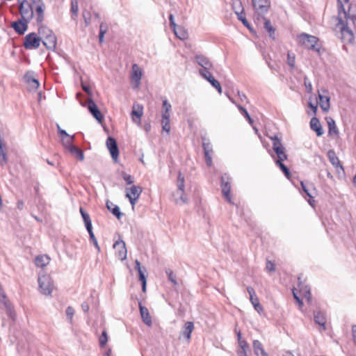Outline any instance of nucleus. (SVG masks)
<instances>
[{
    "instance_id": "nucleus-1",
    "label": "nucleus",
    "mask_w": 356,
    "mask_h": 356,
    "mask_svg": "<svg viewBox=\"0 0 356 356\" xmlns=\"http://www.w3.org/2000/svg\"><path fill=\"white\" fill-rule=\"evenodd\" d=\"M298 43L306 49L320 51V48L318 47V39L314 35L302 33L298 36Z\"/></svg>"
},
{
    "instance_id": "nucleus-2",
    "label": "nucleus",
    "mask_w": 356,
    "mask_h": 356,
    "mask_svg": "<svg viewBox=\"0 0 356 356\" xmlns=\"http://www.w3.org/2000/svg\"><path fill=\"white\" fill-rule=\"evenodd\" d=\"M40 291L45 296H51L54 289V283L50 275L40 274L38 277Z\"/></svg>"
},
{
    "instance_id": "nucleus-3",
    "label": "nucleus",
    "mask_w": 356,
    "mask_h": 356,
    "mask_svg": "<svg viewBox=\"0 0 356 356\" xmlns=\"http://www.w3.org/2000/svg\"><path fill=\"white\" fill-rule=\"evenodd\" d=\"M17 1L21 15L20 18L30 22L34 16L33 8L31 3H30L27 0H17Z\"/></svg>"
},
{
    "instance_id": "nucleus-4",
    "label": "nucleus",
    "mask_w": 356,
    "mask_h": 356,
    "mask_svg": "<svg viewBox=\"0 0 356 356\" xmlns=\"http://www.w3.org/2000/svg\"><path fill=\"white\" fill-rule=\"evenodd\" d=\"M339 25H341V39L345 44H352L355 37L353 32L349 27V22L344 23L341 17L339 18Z\"/></svg>"
},
{
    "instance_id": "nucleus-5",
    "label": "nucleus",
    "mask_w": 356,
    "mask_h": 356,
    "mask_svg": "<svg viewBox=\"0 0 356 356\" xmlns=\"http://www.w3.org/2000/svg\"><path fill=\"white\" fill-rule=\"evenodd\" d=\"M41 40L36 33L27 34L24 38L23 46L26 49H36L40 47Z\"/></svg>"
},
{
    "instance_id": "nucleus-6",
    "label": "nucleus",
    "mask_w": 356,
    "mask_h": 356,
    "mask_svg": "<svg viewBox=\"0 0 356 356\" xmlns=\"http://www.w3.org/2000/svg\"><path fill=\"white\" fill-rule=\"evenodd\" d=\"M252 6L258 15H264L268 13L270 6L269 0H252Z\"/></svg>"
},
{
    "instance_id": "nucleus-7",
    "label": "nucleus",
    "mask_w": 356,
    "mask_h": 356,
    "mask_svg": "<svg viewBox=\"0 0 356 356\" xmlns=\"http://www.w3.org/2000/svg\"><path fill=\"white\" fill-rule=\"evenodd\" d=\"M113 248L115 250V255L119 258V259L123 261L127 259V250L126 245L124 241H122L120 237L114 243Z\"/></svg>"
},
{
    "instance_id": "nucleus-8",
    "label": "nucleus",
    "mask_w": 356,
    "mask_h": 356,
    "mask_svg": "<svg viewBox=\"0 0 356 356\" xmlns=\"http://www.w3.org/2000/svg\"><path fill=\"white\" fill-rule=\"evenodd\" d=\"M143 72L137 64H133L131 67V78L133 81V88H138L140 83Z\"/></svg>"
},
{
    "instance_id": "nucleus-9",
    "label": "nucleus",
    "mask_w": 356,
    "mask_h": 356,
    "mask_svg": "<svg viewBox=\"0 0 356 356\" xmlns=\"http://www.w3.org/2000/svg\"><path fill=\"white\" fill-rule=\"evenodd\" d=\"M29 22L26 21L22 18H19L17 21L11 22L10 26L18 35H24L28 29V24Z\"/></svg>"
},
{
    "instance_id": "nucleus-10",
    "label": "nucleus",
    "mask_w": 356,
    "mask_h": 356,
    "mask_svg": "<svg viewBox=\"0 0 356 356\" xmlns=\"http://www.w3.org/2000/svg\"><path fill=\"white\" fill-rule=\"evenodd\" d=\"M70 138L71 140H73V136L70 137L68 134V139ZM68 152L71 153V154L79 161H83L84 160V154L81 149L79 147L71 145L70 141L68 140Z\"/></svg>"
},
{
    "instance_id": "nucleus-11",
    "label": "nucleus",
    "mask_w": 356,
    "mask_h": 356,
    "mask_svg": "<svg viewBox=\"0 0 356 356\" xmlns=\"http://www.w3.org/2000/svg\"><path fill=\"white\" fill-rule=\"evenodd\" d=\"M229 178L225 175L221 177V187L222 192L227 200L228 202L232 203V199L230 197L231 186L229 181Z\"/></svg>"
},
{
    "instance_id": "nucleus-12",
    "label": "nucleus",
    "mask_w": 356,
    "mask_h": 356,
    "mask_svg": "<svg viewBox=\"0 0 356 356\" xmlns=\"http://www.w3.org/2000/svg\"><path fill=\"white\" fill-rule=\"evenodd\" d=\"M106 146L109 149V152L113 159L115 161H117L119 154V150L115 139L112 137H108L106 140Z\"/></svg>"
},
{
    "instance_id": "nucleus-13",
    "label": "nucleus",
    "mask_w": 356,
    "mask_h": 356,
    "mask_svg": "<svg viewBox=\"0 0 356 356\" xmlns=\"http://www.w3.org/2000/svg\"><path fill=\"white\" fill-rule=\"evenodd\" d=\"M247 291L250 295V300L252 304L254 309L258 312L261 313L263 311V307L259 302V299L256 296L254 289L251 286L247 287Z\"/></svg>"
},
{
    "instance_id": "nucleus-14",
    "label": "nucleus",
    "mask_w": 356,
    "mask_h": 356,
    "mask_svg": "<svg viewBox=\"0 0 356 356\" xmlns=\"http://www.w3.org/2000/svg\"><path fill=\"white\" fill-rule=\"evenodd\" d=\"M88 109L99 122H102L103 115L97 108L96 104L91 99H89L88 101Z\"/></svg>"
},
{
    "instance_id": "nucleus-15",
    "label": "nucleus",
    "mask_w": 356,
    "mask_h": 356,
    "mask_svg": "<svg viewBox=\"0 0 356 356\" xmlns=\"http://www.w3.org/2000/svg\"><path fill=\"white\" fill-rule=\"evenodd\" d=\"M56 37L54 33L44 38L41 42L48 50H54L56 46Z\"/></svg>"
},
{
    "instance_id": "nucleus-16",
    "label": "nucleus",
    "mask_w": 356,
    "mask_h": 356,
    "mask_svg": "<svg viewBox=\"0 0 356 356\" xmlns=\"http://www.w3.org/2000/svg\"><path fill=\"white\" fill-rule=\"evenodd\" d=\"M139 309H140L141 318H142L144 323L149 327L152 326V318L149 314L148 309L147 307L143 306L142 304L140 302L139 303Z\"/></svg>"
},
{
    "instance_id": "nucleus-17",
    "label": "nucleus",
    "mask_w": 356,
    "mask_h": 356,
    "mask_svg": "<svg viewBox=\"0 0 356 356\" xmlns=\"http://www.w3.org/2000/svg\"><path fill=\"white\" fill-rule=\"evenodd\" d=\"M195 59L197 63L202 67V70H210L212 67V63L204 56L196 55Z\"/></svg>"
},
{
    "instance_id": "nucleus-18",
    "label": "nucleus",
    "mask_w": 356,
    "mask_h": 356,
    "mask_svg": "<svg viewBox=\"0 0 356 356\" xmlns=\"http://www.w3.org/2000/svg\"><path fill=\"white\" fill-rule=\"evenodd\" d=\"M170 111H162V120L161 124L163 130L166 131L168 134L170 133Z\"/></svg>"
},
{
    "instance_id": "nucleus-19",
    "label": "nucleus",
    "mask_w": 356,
    "mask_h": 356,
    "mask_svg": "<svg viewBox=\"0 0 356 356\" xmlns=\"http://www.w3.org/2000/svg\"><path fill=\"white\" fill-rule=\"evenodd\" d=\"M35 14H36V22L37 24H42L44 19V3L41 2L40 4H38L35 8Z\"/></svg>"
},
{
    "instance_id": "nucleus-20",
    "label": "nucleus",
    "mask_w": 356,
    "mask_h": 356,
    "mask_svg": "<svg viewBox=\"0 0 356 356\" xmlns=\"http://www.w3.org/2000/svg\"><path fill=\"white\" fill-rule=\"evenodd\" d=\"M125 191H126V197H138L139 198V197L143 191V189L140 186L134 185L130 188H127L125 189Z\"/></svg>"
},
{
    "instance_id": "nucleus-21",
    "label": "nucleus",
    "mask_w": 356,
    "mask_h": 356,
    "mask_svg": "<svg viewBox=\"0 0 356 356\" xmlns=\"http://www.w3.org/2000/svg\"><path fill=\"white\" fill-rule=\"evenodd\" d=\"M311 129L316 131L318 136H321L323 134V130L320 121L316 118H312L310 121Z\"/></svg>"
},
{
    "instance_id": "nucleus-22",
    "label": "nucleus",
    "mask_w": 356,
    "mask_h": 356,
    "mask_svg": "<svg viewBox=\"0 0 356 356\" xmlns=\"http://www.w3.org/2000/svg\"><path fill=\"white\" fill-rule=\"evenodd\" d=\"M194 329L193 323L188 321L185 323L183 330L181 332V336L184 337L188 341L191 339V333Z\"/></svg>"
},
{
    "instance_id": "nucleus-23",
    "label": "nucleus",
    "mask_w": 356,
    "mask_h": 356,
    "mask_svg": "<svg viewBox=\"0 0 356 356\" xmlns=\"http://www.w3.org/2000/svg\"><path fill=\"white\" fill-rule=\"evenodd\" d=\"M203 149L204 156L207 165L211 166L212 164L211 153L213 152L211 145L209 143H203Z\"/></svg>"
},
{
    "instance_id": "nucleus-24",
    "label": "nucleus",
    "mask_w": 356,
    "mask_h": 356,
    "mask_svg": "<svg viewBox=\"0 0 356 356\" xmlns=\"http://www.w3.org/2000/svg\"><path fill=\"white\" fill-rule=\"evenodd\" d=\"M143 113V107L139 104H134L131 116L134 122H140V119L142 117Z\"/></svg>"
},
{
    "instance_id": "nucleus-25",
    "label": "nucleus",
    "mask_w": 356,
    "mask_h": 356,
    "mask_svg": "<svg viewBox=\"0 0 356 356\" xmlns=\"http://www.w3.org/2000/svg\"><path fill=\"white\" fill-rule=\"evenodd\" d=\"M314 318L315 323L325 330L326 329V318L325 314L321 312H314Z\"/></svg>"
},
{
    "instance_id": "nucleus-26",
    "label": "nucleus",
    "mask_w": 356,
    "mask_h": 356,
    "mask_svg": "<svg viewBox=\"0 0 356 356\" xmlns=\"http://www.w3.org/2000/svg\"><path fill=\"white\" fill-rule=\"evenodd\" d=\"M175 202L177 204H184L188 203V197L184 191L177 190L174 194Z\"/></svg>"
},
{
    "instance_id": "nucleus-27",
    "label": "nucleus",
    "mask_w": 356,
    "mask_h": 356,
    "mask_svg": "<svg viewBox=\"0 0 356 356\" xmlns=\"http://www.w3.org/2000/svg\"><path fill=\"white\" fill-rule=\"evenodd\" d=\"M50 258L47 254L38 255L35 257L34 263L37 267L43 268L49 264Z\"/></svg>"
},
{
    "instance_id": "nucleus-28",
    "label": "nucleus",
    "mask_w": 356,
    "mask_h": 356,
    "mask_svg": "<svg viewBox=\"0 0 356 356\" xmlns=\"http://www.w3.org/2000/svg\"><path fill=\"white\" fill-rule=\"evenodd\" d=\"M327 157L329 159V161L332 164V165L335 168H340L342 170H343V168L342 165L340 164V161L339 160V158L337 156L334 150L330 149L327 152Z\"/></svg>"
},
{
    "instance_id": "nucleus-29",
    "label": "nucleus",
    "mask_w": 356,
    "mask_h": 356,
    "mask_svg": "<svg viewBox=\"0 0 356 356\" xmlns=\"http://www.w3.org/2000/svg\"><path fill=\"white\" fill-rule=\"evenodd\" d=\"M253 349L254 354L257 356H268L264 350L261 343L258 340H254L253 341Z\"/></svg>"
},
{
    "instance_id": "nucleus-30",
    "label": "nucleus",
    "mask_w": 356,
    "mask_h": 356,
    "mask_svg": "<svg viewBox=\"0 0 356 356\" xmlns=\"http://www.w3.org/2000/svg\"><path fill=\"white\" fill-rule=\"evenodd\" d=\"M173 32L175 35L180 40H185L188 37V31L183 26H177L175 29H173Z\"/></svg>"
},
{
    "instance_id": "nucleus-31",
    "label": "nucleus",
    "mask_w": 356,
    "mask_h": 356,
    "mask_svg": "<svg viewBox=\"0 0 356 356\" xmlns=\"http://www.w3.org/2000/svg\"><path fill=\"white\" fill-rule=\"evenodd\" d=\"M319 105L323 111L327 112L330 109V97L318 94Z\"/></svg>"
},
{
    "instance_id": "nucleus-32",
    "label": "nucleus",
    "mask_w": 356,
    "mask_h": 356,
    "mask_svg": "<svg viewBox=\"0 0 356 356\" xmlns=\"http://www.w3.org/2000/svg\"><path fill=\"white\" fill-rule=\"evenodd\" d=\"M107 209L115 216L118 219H120L122 213L120 211V208L110 201L106 202Z\"/></svg>"
},
{
    "instance_id": "nucleus-33",
    "label": "nucleus",
    "mask_w": 356,
    "mask_h": 356,
    "mask_svg": "<svg viewBox=\"0 0 356 356\" xmlns=\"http://www.w3.org/2000/svg\"><path fill=\"white\" fill-rule=\"evenodd\" d=\"M54 33L50 29H49L47 26L43 25L42 24L38 25V37L40 38V40H42V39L49 35Z\"/></svg>"
},
{
    "instance_id": "nucleus-34",
    "label": "nucleus",
    "mask_w": 356,
    "mask_h": 356,
    "mask_svg": "<svg viewBox=\"0 0 356 356\" xmlns=\"http://www.w3.org/2000/svg\"><path fill=\"white\" fill-rule=\"evenodd\" d=\"M2 297L3 298V300L6 299V295L5 293H3L2 295ZM2 302L4 304V306L6 309V313H7V315L13 320H15V316H16V314H15V312L13 309V307H12L11 304L10 302H8V301H6V300H3Z\"/></svg>"
},
{
    "instance_id": "nucleus-35",
    "label": "nucleus",
    "mask_w": 356,
    "mask_h": 356,
    "mask_svg": "<svg viewBox=\"0 0 356 356\" xmlns=\"http://www.w3.org/2000/svg\"><path fill=\"white\" fill-rule=\"evenodd\" d=\"M2 297L3 298V300L6 299V295L5 293H3L2 295ZM2 302L4 304V306L6 309V313H7V315L13 320H15V316H16V314H15V312L13 309V307H12L11 304L10 302H8V301H6V300H3Z\"/></svg>"
},
{
    "instance_id": "nucleus-36",
    "label": "nucleus",
    "mask_w": 356,
    "mask_h": 356,
    "mask_svg": "<svg viewBox=\"0 0 356 356\" xmlns=\"http://www.w3.org/2000/svg\"><path fill=\"white\" fill-rule=\"evenodd\" d=\"M2 297L3 298V300L6 299V295L5 293H3L2 295ZM2 302L4 304V306L6 309V313H7V315L13 320H15V316H16V314H15V312L13 309V307H12L11 304L10 302H8V301H6V300H3Z\"/></svg>"
},
{
    "instance_id": "nucleus-37",
    "label": "nucleus",
    "mask_w": 356,
    "mask_h": 356,
    "mask_svg": "<svg viewBox=\"0 0 356 356\" xmlns=\"http://www.w3.org/2000/svg\"><path fill=\"white\" fill-rule=\"evenodd\" d=\"M232 6L236 14L244 13V8L241 0H232Z\"/></svg>"
},
{
    "instance_id": "nucleus-38",
    "label": "nucleus",
    "mask_w": 356,
    "mask_h": 356,
    "mask_svg": "<svg viewBox=\"0 0 356 356\" xmlns=\"http://www.w3.org/2000/svg\"><path fill=\"white\" fill-rule=\"evenodd\" d=\"M327 125H328V133L329 134H335L337 135L339 134L338 129L337 128L335 122L333 119L330 118L327 120Z\"/></svg>"
},
{
    "instance_id": "nucleus-39",
    "label": "nucleus",
    "mask_w": 356,
    "mask_h": 356,
    "mask_svg": "<svg viewBox=\"0 0 356 356\" xmlns=\"http://www.w3.org/2000/svg\"><path fill=\"white\" fill-rule=\"evenodd\" d=\"M284 147L283 149H280L277 151H275L277 156V160L275 161L276 163H281L287 159V155L285 153Z\"/></svg>"
},
{
    "instance_id": "nucleus-40",
    "label": "nucleus",
    "mask_w": 356,
    "mask_h": 356,
    "mask_svg": "<svg viewBox=\"0 0 356 356\" xmlns=\"http://www.w3.org/2000/svg\"><path fill=\"white\" fill-rule=\"evenodd\" d=\"M341 8L343 10V13L346 19V22H349V26L350 24H353L356 28V15L350 16L349 14H347L346 12L344 10L343 6H341Z\"/></svg>"
},
{
    "instance_id": "nucleus-41",
    "label": "nucleus",
    "mask_w": 356,
    "mask_h": 356,
    "mask_svg": "<svg viewBox=\"0 0 356 356\" xmlns=\"http://www.w3.org/2000/svg\"><path fill=\"white\" fill-rule=\"evenodd\" d=\"M271 139L273 140V149L274 151H277L280 149L284 148L281 140L278 138V137L277 136H275L274 137H271Z\"/></svg>"
},
{
    "instance_id": "nucleus-42",
    "label": "nucleus",
    "mask_w": 356,
    "mask_h": 356,
    "mask_svg": "<svg viewBox=\"0 0 356 356\" xmlns=\"http://www.w3.org/2000/svg\"><path fill=\"white\" fill-rule=\"evenodd\" d=\"M177 186L178 191H184V176L181 172H179L177 176Z\"/></svg>"
},
{
    "instance_id": "nucleus-43",
    "label": "nucleus",
    "mask_w": 356,
    "mask_h": 356,
    "mask_svg": "<svg viewBox=\"0 0 356 356\" xmlns=\"http://www.w3.org/2000/svg\"><path fill=\"white\" fill-rule=\"evenodd\" d=\"M165 273L168 276L169 281H170L174 285H177V277L174 274L172 270L170 268L165 269Z\"/></svg>"
},
{
    "instance_id": "nucleus-44",
    "label": "nucleus",
    "mask_w": 356,
    "mask_h": 356,
    "mask_svg": "<svg viewBox=\"0 0 356 356\" xmlns=\"http://www.w3.org/2000/svg\"><path fill=\"white\" fill-rule=\"evenodd\" d=\"M236 105L237 108L239 109V111L241 112V113L244 115V117L248 120V122L250 124H252L253 120L251 118V117L249 115L247 110L239 104H236Z\"/></svg>"
},
{
    "instance_id": "nucleus-45",
    "label": "nucleus",
    "mask_w": 356,
    "mask_h": 356,
    "mask_svg": "<svg viewBox=\"0 0 356 356\" xmlns=\"http://www.w3.org/2000/svg\"><path fill=\"white\" fill-rule=\"evenodd\" d=\"M138 274H139V280L142 282L143 291L145 292L146 291V284H147V280H146V277L145 275V272L143 271V270H140V271H138Z\"/></svg>"
},
{
    "instance_id": "nucleus-46",
    "label": "nucleus",
    "mask_w": 356,
    "mask_h": 356,
    "mask_svg": "<svg viewBox=\"0 0 356 356\" xmlns=\"http://www.w3.org/2000/svg\"><path fill=\"white\" fill-rule=\"evenodd\" d=\"M80 213L82 216L86 226L92 224L90 216L81 207L80 208Z\"/></svg>"
},
{
    "instance_id": "nucleus-47",
    "label": "nucleus",
    "mask_w": 356,
    "mask_h": 356,
    "mask_svg": "<svg viewBox=\"0 0 356 356\" xmlns=\"http://www.w3.org/2000/svg\"><path fill=\"white\" fill-rule=\"evenodd\" d=\"M79 6L78 2L76 0H72L71 1V13L72 14V17H76L78 14Z\"/></svg>"
},
{
    "instance_id": "nucleus-48",
    "label": "nucleus",
    "mask_w": 356,
    "mask_h": 356,
    "mask_svg": "<svg viewBox=\"0 0 356 356\" xmlns=\"http://www.w3.org/2000/svg\"><path fill=\"white\" fill-rule=\"evenodd\" d=\"M58 133L62 136V143L65 149H67V143L64 141V138L67 137V131L60 128L58 124H56Z\"/></svg>"
},
{
    "instance_id": "nucleus-49",
    "label": "nucleus",
    "mask_w": 356,
    "mask_h": 356,
    "mask_svg": "<svg viewBox=\"0 0 356 356\" xmlns=\"http://www.w3.org/2000/svg\"><path fill=\"white\" fill-rule=\"evenodd\" d=\"M200 74L209 82H210V80H212V79H214L209 72V70H200Z\"/></svg>"
},
{
    "instance_id": "nucleus-50",
    "label": "nucleus",
    "mask_w": 356,
    "mask_h": 356,
    "mask_svg": "<svg viewBox=\"0 0 356 356\" xmlns=\"http://www.w3.org/2000/svg\"><path fill=\"white\" fill-rule=\"evenodd\" d=\"M108 341V336L106 331H103L102 335L99 337V344L102 347L104 346Z\"/></svg>"
},
{
    "instance_id": "nucleus-51",
    "label": "nucleus",
    "mask_w": 356,
    "mask_h": 356,
    "mask_svg": "<svg viewBox=\"0 0 356 356\" xmlns=\"http://www.w3.org/2000/svg\"><path fill=\"white\" fill-rule=\"evenodd\" d=\"M300 290L304 294V298L307 300L308 302H310L312 300V294L309 289H307V287L305 286L304 289H301Z\"/></svg>"
},
{
    "instance_id": "nucleus-52",
    "label": "nucleus",
    "mask_w": 356,
    "mask_h": 356,
    "mask_svg": "<svg viewBox=\"0 0 356 356\" xmlns=\"http://www.w3.org/2000/svg\"><path fill=\"white\" fill-rule=\"evenodd\" d=\"M287 63L292 68H293L295 67V55L294 54H291L289 52L288 53Z\"/></svg>"
},
{
    "instance_id": "nucleus-53",
    "label": "nucleus",
    "mask_w": 356,
    "mask_h": 356,
    "mask_svg": "<svg viewBox=\"0 0 356 356\" xmlns=\"http://www.w3.org/2000/svg\"><path fill=\"white\" fill-rule=\"evenodd\" d=\"M209 83L211 84V86L213 87H214L218 90V92L220 94L222 93L221 86H220V83L217 80H216L215 79H212V80H210Z\"/></svg>"
},
{
    "instance_id": "nucleus-54",
    "label": "nucleus",
    "mask_w": 356,
    "mask_h": 356,
    "mask_svg": "<svg viewBox=\"0 0 356 356\" xmlns=\"http://www.w3.org/2000/svg\"><path fill=\"white\" fill-rule=\"evenodd\" d=\"M276 164L280 168V169L284 173L286 177L289 178L290 177L291 174H290V171L288 169V168L284 164H283L282 162L278 163H276Z\"/></svg>"
},
{
    "instance_id": "nucleus-55",
    "label": "nucleus",
    "mask_w": 356,
    "mask_h": 356,
    "mask_svg": "<svg viewBox=\"0 0 356 356\" xmlns=\"http://www.w3.org/2000/svg\"><path fill=\"white\" fill-rule=\"evenodd\" d=\"M29 83L31 85V86L33 88H35V89L38 88L39 87V86H40L38 80L35 79V78H32L31 79H29Z\"/></svg>"
},
{
    "instance_id": "nucleus-56",
    "label": "nucleus",
    "mask_w": 356,
    "mask_h": 356,
    "mask_svg": "<svg viewBox=\"0 0 356 356\" xmlns=\"http://www.w3.org/2000/svg\"><path fill=\"white\" fill-rule=\"evenodd\" d=\"M264 27L270 33H274V31H275V30L273 29V28L270 24V22L268 19H265Z\"/></svg>"
},
{
    "instance_id": "nucleus-57",
    "label": "nucleus",
    "mask_w": 356,
    "mask_h": 356,
    "mask_svg": "<svg viewBox=\"0 0 356 356\" xmlns=\"http://www.w3.org/2000/svg\"><path fill=\"white\" fill-rule=\"evenodd\" d=\"M124 180L127 182V184H131L134 182L133 177L127 173H124L122 175Z\"/></svg>"
},
{
    "instance_id": "nucleus-58",
    "label": "nucleus",
    "mask_w": 356,
    "mask_h": 356,
    "mask_svg": "<svg viewBox=\"0 0 356 356\" xmlns=\"http://www.w3.org/2000/svg\"><path fill=\"white\" fill-rule=\"evenodd\" d=\"M172 106L171 104L168 102L167 99H164L163 101V109L162 111H170L171 110Z\"/></svg>"
},
{
    "instance_id": "nucleus-59",
    "label": "nucleus",
    "mask_w": 356,
    "mask_h": 356,
    "mask_svg": "<svg viewBox=\"0 0 356 356\" xmlns=\"http://www.w3.org/2000/svg\"><path fill=\"white\" fill-rule=\"evenodd\" d=\"M304 83H305V86L307 88V92H311L312 90V86L311 82L308 81L307 77H305Z\"/></svg>"
},
{
    "instance_id": "nucleus-60",
    "label": "nucleus",
    "mask_w": 356,
    "mask_h": 356,
    "mask_svg": "<svg viewBox=\"0 0 356 356\" xmlns=\"http://www.w3.org/2000/svg\"><path fill=\"white\" fill-rule=\"evenodd\" d=\"M241 333L238 332V341H239V344H240V346H241V350H245V348L248 346L247 345V343L245 341H242L241 339Z\"/></svg>"
},
{
    "instance_id": "nucleus-61",
    "label": "nucleus",
    "mask_w": 356,
    "mask_h": 356,
    "mask_svg": "<svg viewBox=\"0 0 356 356\" xmlns=\"http://www.w3.org/2000/svg\"><path fill=\"white\" fill-rule=\"evenodd\" d=\"M83 16L84 18L86 25L88 26L90 24V14L86 11H83Z\"/></svg>"
},
{
    "instance_id": "nucleus-62",
    "label": "nucleus",
    "mask_w": 356,
    "mask_h": 356,
    "mask_svg": "<svg viewBox=\"0 0 356 356\" xmlns=\"http://www.w3.org/2000/svg\"><path fill=\"white\" fill-rule=\"evenodd\" d=\"M169 20H170V25L171 26V28L173 29H175V27H177V24L175 22V19H174V16L172 14H170V16H169Z\"/></svg>"
},
{
    "instance_id": "nucleus-63",
    "label": "nucleus",
    "mask_w": 356,
    "mask_h": 356,
    "mask_svg": "<svg viewBox=\"0 0 356 356\" xmlns=\"http://www.w3.org/2000/svg\"><path fill=\"white\" fill-rule=\"evenodd\" d=\"M0 158L2 159V161L4 163H7L8 161V156L6 151L4 149L0 151Z\"/></svg>"
},
{
    "instance_id": "nucleus-64",
    "label": "nucleus",
    "mask_w": 356,
    "mask_h": 356,
    "mask_svg": "<svg viewBox=\"0 0 356 356\" xmlns=\"http://www.w3.org/2000/svg\"><path fill=\"white\" fill-rule=\"evenodd\" d=\"M266 269L270 272L275 271V266L271 261H268L266 266Z\"/></svg>"
}]
</instances>
